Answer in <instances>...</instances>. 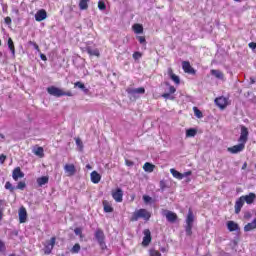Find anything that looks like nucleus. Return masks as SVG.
Segmentation results:
<instances>
[{
	"instance_id": "obj_1",
	"label": "nucleus",
	"mask_w": 256,
	"mask_h": 256,
	"mask_svg": "<svg viewBox=\"0 0 256 256\" xmlns=\"http://www.w3.org/2000/svg\"><path fill=\"white\" fill-rule=\"evenodd\" d=\"M139 219H144V221H149L151 219V212L147 209H138L136 210L131 217V221H139Z\"/></svg>"
},
{
	"instance_id": "obj_2",
	"label": "nucleus",
	"mask_w": 256,
	"mask_h": 256,
	"mask_svg": "<svg viewBox=\"0 0 256 256\" xmlns=\"http://www.w3.org/2000/svg\"><path fill=\"white\" fill-rule=\"evenodd\" d=\"M193 221H195V216L193 215V211L189 210L186 218V234L191 235L193 232Z\"/></svg>"
},
{
	"instance_id": "obj_3",
	"label": "nucleus",
	"mask_w": 256,
	"mask_h": 256,
	"mask_svg": "<svg viewBox=\"0 0 256 256\" xmlns=\"http://www.w3.org/2000/svg\"><path fill=\"white\" fill-rule=\"evenodd\" d=\"M95 239L99 243L101 249H107V245L105 244V233H103V230L101 229L96 230Z\"/></svg>"
},
{
	"instance_id": "obj_4",
	"label": "nucleus",
	"mask_w": 256,
	"mask_h": 256,
	"mask_svg": "<svg viewBox=\"0 0 256 256\" xmlns=\"http://www.w3.org/2000/svg\"><path fill=\"white\" fill-rule=\"evenodd\" d=\"M126 92L128 93V95H130V97H134V99H137V97H139V95H144L145 88H143V87H140V88H127Z\"/></svg>"
},
{
	"instance_id": "obj_5",
	"label": "nucleus",
	"mask_w": 256,
	"mask_h": 256,
	"mask_svg": "<svg viewBox=\"0 0 256 256\" xmlns=\"http://www.w3.org/2000/svg\"><path fill=\"white\" fill-rule=\"evenodd\" d=\"M248 139H249V130L247 129V127L242 126L240 137H239L238 141L240 144H244V146H245Z\"/></svg>"
},
{
	"instance_id": "obj_6",
	"label": "nucleus",
	"mask_w": 256,
	"mask_h": 256,
	"mask_svg": "<svg viewBox=\"0 0 256 256\" xmlns=\"http://www.w3.org/2000/svg\"><path fill=\"white\" fill-rule=\"evenodd\" d=\"M47 91L49 95H53V97H63V95H65V91L55 86L48 87Z\"/></svg>"
},
{
	"instance_id": "obj_7",
	"label": "nucleus",
	"mask_w": 256,
	"mask_h": 256,
	"mask_svg": "<svg viewBox=\"0 0 256 256\" xmlns=\"http://www.w3.org/2000/svg\"><path fill=\"white\" fill-rule=\"evenodd\" d=\"M55 241V237H52L49 241H46V243L44 244L45 255H50V253L53 251V248L55 247Z\"/></svg>"
},
{
	"instance_id": "obj_8",
	"label": "nucleus",
	"mask_w": 256,
	"mask_h": 256,
	"mask_svg": "<svg viewBox=\"0 0 256 256\" xmlns=\"http://www.w3.org/2000/svg\"><path fill=\"white\" fill-rule=\"evenodd\" d=\"M112 197L116 203L123 202V190L121 188H116L112 190Z\"/></svg>"
},
{
	"instance_id": "obj_9",
	"label": "nucleus",
	"mask_w": 256,
	"mask_h": 256,
	"mask_svg": "<svg viewBox=\"0 0 256 256\" xmlns=\"http://www.w3.org/2000/svg\"><path fill=\"white\" fill-rule=\"evenodd\" d=\"M215 104L217 105V107H219V109H225V107L229 105V100L221 96L215 99Z\"/></svg>"
},
{
	"instance_id": "obj_10",
	"label": "nucleus",
	"mask_w": 256,
	"mask_h": 256,
	"mask_svg": "<svg viewBox=\"0 0 256 256\" xmlns=\"http://www.w3.org/2000/svg\"><path fill=\"white\" fill-rule=\"evenodd\" d=\"M64 171L67 177H73L75 173H77V169L75 168V164H66L64 165Z\"/></svg>"
},
{
	"instance_id": "obj_11",
	"label": "nucleus",
	"mask_w": 256,
	"mask_h": 256,
	"mask_svg": "<svg viewBox=\"0 0 256 256\" xmlns=\"http://www.w3.org/2000/svg\"><path fill=\"white\" fill-rule=\"evenodd\" d=\"M143 241H142V245L143 247H149V243H151V230L150 229H145L143 231Z\"/></svg>"
},
{
	"instance_id": "obj_12",
	"label": "nucleus",
	"mask_w": 256,
	"mask_h": 256,
	"mask_svg": "<svg viewBox=\"0 0 256 256\" xmlns=\"http://www.w3.org/2000/svg\"><path fill=\"white\" fill-rule=\"evenodd\" d=\"M244 149H245V145L239 143V144H237V145H234V146H232V147H229V148L227 149V151H228L229 153H232V155H236L237 153H241V151H243Z\"/></svg>"
},
{
	"instance_id": "obj_13",
	"label": "nucleus",
	"mask_w": 256,
	"mask_h": 256,
	"mask_svg": "<svg viewBox=\"0 0 256 256\" xmlns=\"http://www.w3.org/2000/svg\"><path fill=\"white\" fill-rule=\"evenodd\" d=\"M23 177H25V173L21 171L20 167H16L12 172V179H14V181H19V179H23Z\"/></svg>"
},
{
	"instance_id": "obj_14",
	"label": "nucleus",
	"mask_w": 256,
	"mask_h": 256,
	"mask_svg": "<svg viewBox=\"0 0 256 256\" xmlns=\"http://www.w3.org/2000/svg\"><path fill=\"white\" fill-rule=\"evenodd\" d=\"M182 69L184 73H189L190 75H195V69L191 67V63L189 61H183L182 62Z\"/></svg>"
},
{
	"instance_id": "obj_15",
	"label": "nucleus",
	"mask_w": 256,
	"mask_h": 256,
	"mask_svg": "<svg viewBox=\"0 0 256 256\" xmlns=\"http://www.w3.org/2000/svg\"><path fill=\"white\" fill-rule=\"evenodd\" d=\"M245 205V200H243L242 196L240 198H238L235 202V213L236 215H239V213H241V209H243V206Z\"/></svg>"
},
{
	"instance_id": "obj_16",
	"label": "nucleus",
	"mask_w": 256,
	"mask_h": 256,
	"mask_svg": "<svg viewBox=\"0 0 256 256\" xmlns=\"http://www.w3.org/2000/svg\"><path fill=\"white\" fill-rule=\"evenodd\" d=\"M241 197L243 198L244 203H247V205H253V203H255L256 195L253 192Z\"/></svg>"
},
{
	"instance_id": "obj_17",
	"label": "nucleus",
	"mask_w": 256,
	"mask_h": 256,
	"mask_svg": "<svg viewBox=\"0 0 256 256\" xmlns=\"http://www.w3.org/2000/svg\"><path fill=\"white\" fill-rule=\"evenodd\" d=\"M18 217L20 223H25L27 221V209L25 207H21L18 211Z\"/></svg>"
},
{
	"instance_id": "obj_18",
	"label": "nucleus",
	"mask_w": 256,
	"mask_h": 256,
	"mask_svg": "<svg viewBox=\"0 0 256 256\" xmlns=\"http://www.w3.org/2000/svg\"><path fill=\"white\" fill-rule=\"evenodd\" d=\"M210 73L215 79H218V81H225V74H223L221 70L212 69Z\"/></svg>"
},
{
	"instance_id": "obj_19",
	"label": "nucleus",
	"mask_w": 256,
	"mask_h": 256,
	"mask_svg": "<svg viewBox=\"0 0 256 256\" xmlns=\"http://www.w3.org/2000/svg\"><path fill=\"white\" fill-rule=\"evenodd\" d=\"M164 215L169 223H175V221H177V214L174 212L165 211Z\"/></svg>"
},
{
	"instance_id": "obj_20",
	"label": "nucleus",
	"mask_w": 256,
	"mask_h": 256,
	"mask_svg": "<svg viewBox=\"0 0 256 256\" xmlns=\"http://www.w3.org/2000/svg\"><path fill=\"white\" fill-rule=\"evenodd\" d=\"M36 21H44V19H47V12L43 9L39 10L35 14Z\"/></svg>"
},
{
	"instance_id": "obj_21",
	"label": "nucleus",
	"mask_w": 256,
	"mask_h": 256,
	"mask_svg": "<svg viewBox=\"0 0 256 256\" xmlns=\"http://www.w3.org/2000/svg\"><path fill=\"white\" fill-rule=\"evenodd\" d=\"M168 75L170 77V79L176 84L179 85V83H181V79H179V76L175 75V73H173V69L169 68L168 69Z\"/></svg>"
},
{
	"instance_id": "obj_22",
	"label": "nucleus",
	"mask_w": 256,
	"mask_h": 256,
	"mask_svg": "<svg viewBox=\"0 0 256 256\" xmlns=\"http://www.w3.org/2000/svg\"><path fill=\"white\" fill-rule=\"evenodd\" d=\"M90 179L92 181V183H99V181H101V174H99L97 171H93L90 174Z\"/></svg>"
},
{
	"instance_id": "obj_23",
	"label": "nucleus",
	"mask_w": 256,
	"mask_h": 256,
	"mask_svg": "<svg viewBox=\"0 0 256 256\" xmlns=\"http://www.w3.org/2000/svg\"><path fill=\"white\" fill-rule=\"evenodd\" d=\"M170 173H171L172 177H174V179H178L179 181H181V179H183V173L175 170V168H171Z\"/></svg>"
},
{
	"instance_id": "obj_24",
	"label": "nucleus",
	"mask_w": 256,
	"mask_h": 256,
	"mask_svg": "<svg viewBox=\"0 0 256 256\" xmlns=\"http://www.w3.org/2000/svg\"><path fill=\"white\" fill-rule=\"evenodd\" d=\"M32 153H34V155L37 157H45V151L43 150V147L33 148Z\"/></svg>"
},
{
	"instance_id": "obj_25",
	"label": "nucleus",
	"mask_w": 256,
	"mask_h": 256,
	"mask_svg": "<svg viewBox=\"0 0 256 256\" xmlns=\"http://www.w3.org/2000/svg\"><path fill=\"white\" fill-rule=\"evenodd\" d=\"M86 51H87L88 55H91L94 57H99V55H100L99 49H97V48L87 47Z\"/></svg>"
},
{
	"instance_id": "obj_26",
	"label": "nucleus",
	"mask_w": 256,
	"mask_h": 256,
	"mask_svg": "<svg viewBox=\"0 0 256 256\" xmlns=\"http://www.w3.org/2000/svg\"><path fill=\"white\" fill-rule=\"evenodd\" d=\"M49 183V177L47 176H42L40 178H37V184L39 187H43V185H47Z\"/></svg>"
},
{
	"instance_id": "obj_27",
	"label": "nucleus",
	"mask_w": 256,
	"mask_h": 256,
	"mask_svg": "<svg viewBox=\"0 0 256 256\" xmlns=\"http://www.w3.org/2000/svg\"><path fill=\"white\" fill-rule=\"evenodd\" d=\"M227 227L228 230L231 232L239 230V225H237V223H235L234 221H228Z\"/></svg>"
},
{
	"instance_id": "obj_28",
	"label": "nucleus",
	"mask_w": 256,
	"mask_h": 256,
	"mask_svg": "<svg viewBox=\"0 0 256 256\" xmlns=\"http://www.w3.org/2000/svg\"><path fill=\"white\" fill-rule=\"evenodd\" d=\"M74 87H78V89H81L83 93H85V95L89 93V89L85 87V84H83L82 82H75Z\"/></svg>"
},
{
	"instance_id": "obj_29",
	"label": "nucleus",
	"mask_w": 256,
	"mask_h": 256,
	"mask_svg": "<svg viewBox=\"0 0 256 256\" xmlns=\"http://www.w3.org/2000/svg\"><path fill=\"white\" fill-rule=\"evenodd\" d=\"M144 171H146V173H153L154 169H155V165L146 162L143 166Z\"/></svg>"
},
{
	"instance_id": "obj_30",
	"label": "nucleus",
	"mask_w": 256,
	"mask_h": 256,
	"mask_svg": "<svg viewBox=\"0 0 256 256\" xmlns=\"http://www.w3.org/2000/svg\"><path fill=\"white\" fill-rule=\"evenodd\" d=\"M253 229H256V218L244 227L246 232L253 231Z\"/></svg>"
},
{
	"instance_id": "obj_31",
	"label": "nucleus",
	"mask_w": 256,
	"mask_h": 256,
	"mask_svg": "<svg viewBox=\"0 0 256 256\" xmlns=\"http://www.w3.org/2000/svg\"><path fill=\"white\" fill-rule=\"evenodd\" d=\"M132 29H133L134 33H136V35L143 33V26L141 24H134L132 26Z\"/></svg>"
},
{
	"instance_id": "obj_32",
	"label": "nucleus",
	"mask_w": 256,
	"mask_h": 256,
	"mask_svg": "<svg viewBox=\"0 0 256 256\" xmlns=\"http://www.w3.org/2000/svg\"><path fill=\"white\" fill-rule=\"evenodd\" d=\"M103 207L105 213H113V206H111L108 201L103 202Z\"/></svg>"
},
{
	"instance_id": "obj_33",
	"label": "nucleus",
	"mask_w": 256,
	"mask_h": 256,
	"mask_svg": "<svg viewBox=\"0 0 256 256\" xmlns=\"http://www.w3.org/2000/svg\"><path fill=\"white\" fill-rule=\"evenodd\" d=\"M79 7L81 11H85L89 8V0H80Z\"/></svg>"
},
{
	"instance_id": "obj_34",
	"label": "nucleus",
	"mask_w": 256,
	"mask_h": 256,
	"mask_svg": "<svg viewBox=\"0 0 256 256\" xmlns=\"http://www.w3.org/2000/svg\"><path fill=\"white\" fill-rule=\"evenodd\" d=\"M8 49H10L12 56L15 57V44L11 38L8 39Z\"/></svg>"
},
{
	"instance_id": "obj_35",
	"label": "nucleus",
	"mask_w": 256,
	"mask_h": 256,
	"mask_svg": "<svg viewBox=\"0 0 256 256\" xmlns=\"http://www.w3.org/2000/svg\"><path fill=\"white\" fill-rule=\"evenodd\" d=\"M197 135V130L190 128L186 130V137H195Z\"/></svg>"
},
{
	"instance_id": "obj_36",
	"label": "nucleus",
	"mask_w": 256,
	"mask_h": 256,
	"mask_svg": "<svg viewBox=\"0 0 256 256\" xmlns=\"http://www.w3.org/2000/svg\"><path fill=\"white\" fill-rule=\"evenodd\" d=\"M193 111H194L195 117H197L198 119H201L203 117V113L201 112V110H199V108L194 107Z\"/></svg>"
},
{
	"instance_id": "obj_37",
	"label": "nucleus",
	"mask_w": 256,
	"mask_h": 256,
	"mask_svg": "<svg viewBox=\"0 0 256 256\" xmlns=\"http://www.w3.org/2000/svg\"><path fill=\"white\" fill-rule=\"evenodd\" d=\"M98 9L100 11H105V9H107V5H105V2L103 0H99V2H98Z\"/></svg>"
},
{
	"instance_id": "obj_38",
	"label": "nucleus",
	"mask_w": 256,
	"mask_h": 256,
	"mask_svg": "<svg viewBox=\"0 0 256 256\" xmlns=\"http://www.w3.org/2000/svg\"><path fill=\"white\" fill-rule=\"evenodd\" d=\"M79 251H81V245L79 244H75L71 249V253H79Z\"/></svg>"
},
{
	"instance_id": "obj_39",
	"label": "nucleus",
	"mask_w": 256,
	"mask_h": 256,
	"mask_svg": "<svg viewBox=\"0 0 256 256\" xmlns=\"http://www.w3.org/2000/svg\"><path fill=\"white\" fill-rule=\"evenodd\" d=\"M149 255L150 256H161V252H159V250L150 249L149 250Z\"/></svg>"
},
{
	"instance_id": "obj_40",
	"label": "nucleus",
	"mask_w": 256,
	"mask_h": 256,
	"mask_svg": "<svg viewBox=\"0 0 256 256\" xmlns=\"http://www.w3.org/2000/svg\"><path fill=\"white\" fill-rule=\"evenodd\" d=\"M5 189H8L9 191H15V187H13V184H11V182H6Z\"/></svg>"
},
{
	"instance_id": "obj_41",
	"label": "nucleus",
	"mask_w": 256,
	"mask_h": 256,
	"mask_svg": "<svg viewBox=\"0 0 256 256\" xmlns=\"http://www.w3.org/2000/svg\"><path fill=\"white\" fill-rule=\"evenodd\" d=\"M162 97H163L164 99H170L171 101H173V99H175V97H174L173 95H171V93H164V94L162 95Z\"/></svg>"
},
{
	"instance_id": "obj_42",
	"label": "nucleus",
	"mask_w": 256,
	"mask_h": 256,
	"mask_svg": "<svg viewBox=\"0 0 256 256\" xmlns=\"http://www.w3.org/2000/svg\"><path fill=\"white\" fill-rule=\"evenodd\" d=\"M143 201H144V203H151V201H153V198H151V196H149V195H144L143 196Z\"/></svg>"
},
{
	"instance_id": "obj_43",
	"label": "nucleus",
	"mask_w": 256,
	"mask_h": 256,
	"mask_svg": "<svg viewBox=\"0 0 256 256\" xmlns=\"http://www.w3.org/2000/svg\"><path fill=\"white\" fill-rule=\"evenodd\" d=\"M29 44L34 47V49L37 51V53H41V50L39 49V45H37V43L30 41Z\"/></svg>"
},
{
	"instance_id": "obj_44",
	"label": "nucleus",
	"mask_w": 256,
	"mask_h": 256,
	"mask_svg": "<svg viewBox=\"0 0 256 256\" xmlns=\"http://www.w3.org/2000/svg\"><path fill=\"white\" fill-rule=\"evenodd\" d=\"M27 185L25 184V182L21 181L18 183L16 189H20L21 191H23V189H25Z\"/></svg>"
},
{
	"instance_id": "obj_45",
	"label": "nucleus",
	"mask_w": 256,
	"mask_h": 256,
	"mask_svg": "<svg viewBox=\"0 0 256 256\" xmlns=\"http://www.w3.org/2000/svg\"><path fill=\"white\" fill-rule=\"evenodd\" d=\"M167 87H168V92L173 95V93H175V91H177L176 88H174V86H171L169 84H167Z\"/></svg>"
},
{
	"instance_id": "obj_46",
	"label": "nucleus",
	"mask_w": 256,
	"mask_h": 256,
	"mask_svg": "<svg viewBox=\"0 0 256 256\" xmlns=\"http://www.w3.org/2000/svg\"><path fill=\"white\" fill-rule=\"evenodd\" d=\"M76 145L77 147H79L80 151L83 149V142L81 141V139H76Z\"/></svg>"
},
{
	"instance_id": "obj_47",
	"label": "nucleus",
	"mask_w": 256,
	"mask_h": 256,
	"mask_svg": "<svg viewBox=\"0 0 256 256\" xmlns=\"http://www.w3.org/2000/svg\"><path fill=\"white\" fill-rule=\"evenodd\" d=\"M75 235H78L79 237H82L83 230L81 228L74 229Z\"/></svg>"
},
{
	"instance_id": "obj_48",
	"label": "nucleus",
	"mask_w": 256,
	"mask_h": 256,
	"mask_svg": "<svg viewBox=\"0 0 256 256\" xmlns=\"http://www.w3.org/2000/svg\"><path fill=\"white\" fill-rule=\"evenodd\" d=\"M137 39L141 45H145L146 40H145L144 36H138Z\"/></svg>"
},
{
	"instance_id": "obj_49",
	"label": "nucleus",
	"mask_w": 256,
	"mask_h": 256,
	"mask_svg": "<svg viewBox=\"0 0 256 256\" xmlns=\"http://www.w3.org/2000/svg\"><path fill=\"white\" fill-rule=\"evenodd\" d=\"M133 59H135L136 61L141 59V54L140 52H134L133 54Z\"/></svg>"
},
{
	"instance_id": "obj_50",
	"label": "nucleus",
	"mask_w": 256,
	"mask_h": 256,
	"mask_svg": "<svg viewBox=\"0 0 256 256\" xmlns=\"http://www.w3.org/2000/svg\"><path fill=\"white\" fill-rule=\"evenodd\" d=\"M3 251H5V242L0 239V252L3 253Z\"/></svg>"
},
{
	"instance_id": "obj_51",
	"label": "nucleus",
	"mask_w": 256,
	"mask_h": 256,
	"mask_svg": "<svg viewBox=\"0 0 256 256\" xmlns=\"http://www.w3.org/2000/svg\"><path fill=\"white\" fill-rule=\"evenodd\" d=\"M5 159H7V156H5V155H0V163H1V165H3V163H5Z\"/></svg>"
},
{
	"instance_id": "obj_52",
	"label": "nucleus",
	"mask_w": 256,
	"mask_h": 256,
	"mask_svg": "<svg viewBox=\"0 0 256 256\" xmlns=\"http://www.w3.org/2000/svg\"><path fill=\"white\" fill-rule=\"evenodd\" d=\"M4 21L6 25H11V17H6Z\"/></svg>"
},
{
	"instance_id": "obj_53",
	"label": "nucleus",
	"mask_w": 256,
	"mask_h": 256,
	"mask_svg": "<svg viewBox=\"0 0 256 256\" xmlns=\"http://www.w3.org/2000/svg\"><path fill=\"white\" fill-rule=\"evenodd\" d=\"M73 97V93L72 92H64L63 97Z\"/></svg>"
},
{
	"instance_id": "obj_54",
	"label": "nucleus",
	"mask_w": 256,
	"mask_h": 256,
	"mask_svg": "<svg viewBox=\"0 0 256 256\" xmlns=\"http://www.w3.org/2000/svg\"><path fill=\"white\" fill-rule=\"evenodd\" d=\"M125 163H126L127 167H133V161L126 160Z\"/></svg>"
},
{
	"instance_id": "obj_55",
	"label": "nucleus",
	"mask_w": 256,
	"mask_h": 256,
	"mask_svg": "<svg viewBox=\"0 0 256 256\" xmlns=\"http://www.w3.org/2000/svg\"><path fill=\"white\" fill-rule=\"evenodd\" d=\"M249 47L250 49H256V43L255 42L249 43Z\"/></svg>"
},
{
	"instance_id": "obj_56",
	"label": "nucleus",
	"mask_w": 256,
	"mask_h": 256,
	"mask_svg": "<svg viewBox=\"0 0 256 256\" xmlns=\"http://www.w3.org/2000/svg\"><path fill=\"white\" fill-rule=\"evenodd\" d=\"M182 176H183V179H184V177H189V176H191V171H188V172L183 173Z\"/></svg>"
},
{
	"instance_id": "obj_57",
	"label": "nucleus",
	"mask_w": 256,
	"mask_h": 256,
	"mask_svg": "<svg viewBox=\"0 0 256 256\" xmlns=\"http://www.w3.org/2000/svg\"><path fill=\"white\" fill-rule=\"evenodd\" d=\"M40 59H42V61H47V56H45V54H40Z\"/></svg>"
},
{
	"instance_id": "obj_58",
	"label": "nucleus",
	"mask_w": 256,
	"mask_h": 256,
	"mask_svg": "<svg viewBox=\"0 0 256 256\" xmlns=\"http://www.w3.org/2000/svg\"><path fill=\"white\" fill-rule=\"evenodd\" d=\"M160 251H161L162 253H166L167 248H161Z\"/></svg>"
},
{
	"instance_id": "obj_59",
	"label": "nucleus",
	"mask_w": 256,
	"mask_h": 256,
	"mask_svg": "<svg viewBox=\"0 0 256 256\" xmlns=\"http://www.w3.org/2000/svg\"><path fill=\"white\" fill-rule=\"evenodd\" d=\"M242 169H247V163H244Z\"/></svg>"
},
{
	"instance_id": "obj_60",
	"label": "nucleus",
	"mask_w": 256,
	"mask_h": 256,
	"mask_svg": "<svg viewBox=\"0 0 256 256\" xmlns=\"http://www.w3.org/2000/svg\"><path fill=\"white\" fill-rule=\"evenodd\" d=\"M3 219V212L0 211V221Z\"/></svg>"
},
{
	"instance_id": "obj_61",
	"label": "nucleus",
	"mask_w": 256,
	"mask_h": 256,
	"mask_svg": "<svg viewBox=\"0 0 256 256\" xmlns=\"http://www.w3.org/2000/svg\"><path fill=\"white\" fill-rule=\"evenodd\" d=\"M86 169H92V167L89 164H87Z\"/></svg>"
},
{
	"instance_id": "obj_62",
	"label": "nucleus",
	"mask_w": 256,
	"mask_h": 256,
	"mask_svg": "<svg viewBox=\"0 0 256 256\" xmlns=\"http://www.w3.org/2000/svg\"><path fill=\"white\" fill-rule=\"evenodd\" d=\"M0 139H5V136L3 134H0Z\"/></svg>"
},
{
	"instance_id": "obj_63",
	"label": "nucleus",
	"mask_w": 256,
	"mask_h": 256,
	"mask_svg": "<svg viewBox=\"0 0 256 256\" xmlns=\"http://www.w3.org/2000/svg\"><path fill=\"white\" fill-rule=\"evenodd\" d=\"M9 256H15V254H10Z\"/></svg>"
},
{
	"instance_id": "obj_64",
	"label": "nucleus",
	"mask_w": 256,
	"mask_h": 256,
	"mask_svg": "<svg viewBox=\"0 0 256 256\" xmlns=\"http://www.w3.org/2000/svg\"><path fill=\"white\" fill-rule=\"evenodd\" d=\"M235 1H239V0H235Z\"/></svg>"
}]
</instances>
